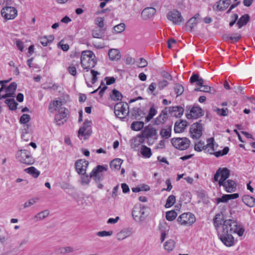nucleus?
<instances>
[{"instance_id":"obj_28","label":"nucleus","mask_w":255,"mask_h":255,"mask_svg":"<svg viewBox=\"0 0 255 255\" xmlns=\"http://www.w3.org/2000/svg\"><path fill=\"white\" fill-rule=\"evenodd\" d=\"M131 234L132 233L130 230L128 229H124L117 233L116 238L118 240L121 241L130 236Z\"/></svg>"},{"instance_id":"obj_45","label":"nucleus","mask_w":255,"mask_h":255,"mask_svg":"<svg viewBox=\"0 0 255 255\" xmlns=\"http://www.w3.org/2000/svg\"><path fill=\"white\" fill-rule=\"evenodd\" d=\"M177 216V213L174 210L168 211L166 213V219L169 221L174 220Z\"/></svg>"},{"instance_id":"obj_50","label":"nucleus","mask_w":255,"mask_h":255,"mask_svg":"<svg viewBox=\"0 0 255 255\" xmlns=\"http://www.w3.org/2000/svg\"><path fill=\"white\" fill-rule=\"evenodd\" d=\"M198 21L197 20H194L193 18H190L187 22L186 26L189 27V31L191 32L195 26L197 25Z\"/></svg>"},{"instance_id":"obj_38","label":"nucleus","mask_w":255,"mask_h":255,"mask_svg":"<svg viewBox=\"0 0 255 255\" xmlns=\"http://www.w3.org/2000/svg\"><path fill=\"white\" fill-rule=\"evenodd\" d=\"M144 126V123L141 121L133 122L131 125V128L134 131H139Z\"/></svg>"},{"instance_id":"obj_9","label":"nucleus","mask_w":255,"mask_h":255,"mask_svg":"<svg viewBox=\"0 0 255 255\" xmlns=\"http://www.w3.org/2000/svg\"><path fill=\"white\" fill-rule=\"evenodd\" d=\"M171 142L174 147L179 150L186 149L190 143V141L186 137L173 138L171 140Z\"/></svg>"},{"instance_id":"obj_42","label":"nucleus","mask_w":255,"mask_h":255,"mask_svg":"<svg viewBox=\"0 0 255 255\" xmlns=\"http://www.w3.org/2000/svg\"><path fill=\"white\" fill-rule=\"evenodd\" d=\"M62 106V102L59 101H54L52 103H51L49 106V109L51 112L57 111L59 109V108Z\"/></svg>"},{"instance_id":"obj_64","label":"nucleus","mask_w":255,"mask_h":255,"mask_svg":"<svg viewBox=\"0 0 255 255\" xmlns=\"http://www.w3.org/2000/svg\"><path fill=\"white\" fill-rule=\"evenodd\" d=\"M241 38V35L238 33H235L233 36H231L230 37V39L232 41V42H237Z\"/></svg>"},{"instance_id":"obj_44","label":"nucleus","mask_w":255,"mask_h":255,"mask_svg":"<svg viewBox=\"0 0 255 255\" xmlns=\"http://www.w3.org/2000/svg\"><path fill=\"white\" fill-rule=\"evenodd\" d=\"M49 215V211L48 210H45L37 214L34 218L37 219V220H42L47 217Z\"/></svg>"},{"instance_id":"obj_33","label":"nucleus","mask_w":255,"mask_h":255,"mask_svg":"<svg viewBox=\"0 0 255 255\" xmlns=\"http://www.w3.org/2000/svg\"><path fill=\"white\" fill-rule=\"evenodd\" d=\"M243 202L250 207L255 206V199L249 195H244L242 197Z\"/></svg>"},{"instance_id":"obj_39","label":"nucleus","mask_w":255,"mask_h":255,"mask_svg":"<svg viewBox=\"0 0 255 255\" xmlns=\"http://www.w3.org/2000/svg\"><path fill=\"white\" fill-rule=\"evenodd\" d=\"M4 103L6 104L8 107L9 110L13 111L15 110L17 108V103L15 102L14 99H6Z\"/></svg>"},{"instance_id":"obj_7","label":"nucleus","mask_w":255,"mask_h":255,"mask_svg":"<svg viewBox=\"0 0 255 255\" xmlns=\"http://www.w3.org/2000/svg\"><path fill=\"white\" fill-rule=\"evenodd\" d=\"M230 176V171L227 168H219L214 175V180L218 181L219 186L226 181Z\"/></svg>"},{"instance_id":"obj_15","label":"nucleus","mask_w":255,"mask_h":255,"mask_svg":"<svg viewBox=\"0 0 255 255\" xmlns=\"http://www.w3.org/2000/svg\"><path fill=\"white\" fill-rule=\"evenodd\" d=\"M91 121L86 120L83 123V126L78 130V136H83L85 139L88 138L92 133V129L91 128Z\"/></svg>"},{"instance_id":"obj_5","label":"nucleus","mask_w":255,"mask_h":255,"mask_svg":"<svg viewBox=\"0 0 255 255\" xmlns=\"http://www.w3.org/2000/svg\"><path fill=\"white\" fill-rule=\"evenodd\" d=\"M146 209L145 207L141 205H136L134 206L132 212V216L135 221L142 222L145 220L147 216L145 213Z\"/></svg>"},{"instance_id":"obj_48","label":"nucleus","mask_w":255,"mask_h":255,"mask_svg":"<svg viewBox=\"0 0 255 255\" xmlns=\"http://www.w3.org/2000/svg\"><path fill=\"white\" fill-rule=\"evenodd\" d=\"M126 28V25L124 23H121L113 28L114 31L117 33H120L124 31Z\"/></svg>"},{"instance_id":"obj_17","label":"nucleus","mask_w":255,"mask_h":255,"mask_svg":"<svg viewBox=\"0 0 255 255\" xmlns=\"http://www.w3.org/2000/svg\"><path fill=\"white\" fill-rule=\"evenodd\" d=\"M218 234L221 241L226 246L231 247L234 245V240L232 234L228 233L227 231L226 233L224 232Z\"/></svg>"},{"instance_id":"obj_37","label":"nucleus","mask_w":255,"mask_h":255,"mask_svg":"<svg viewBox=\"0 0 255 255\" xmlns=\"http://www.w3.org/2000/svg\"><path fill=\"white\" fill-rule=\"evenodd\" d=\"M191 83L196 82L197 85L202 86L204 85V81L202 78H200L198 74H193L190 79Z\"/></svg>"},{"instance_id":"obj_11","label":"nucleus","mask_w":255,"mask_h":255,"mask_svg":"<svg viewBox=\"0 0 255 255\" xmlns=\"http://www.w3.org/2000/svg\"><path fill=\"white\" fill-rule=\"evenodd\" d=\"M194 149L197 151L204 150L205 152L209 154H213V152H214V144L212 142H210V139L208 140V142L206 145L204 142L201 141L196 143Z\"/></svg>"},{"instance_id":"obj_62","label":"nucleus","mask_w":255,"mask_h":255,"mask_svg":"<svg viewBox=\"0 0 255 255\" xmlns=\"http://www.w3.org/2000/svg\"><path fill=\"white\" fill-rule=\"evenodd\" d=\"M91 73L92 75V83L94 84L97 80V76L99 75L100 73L98 72L95 71L94 70H91Z\"/></svg>"},{"instance_id":"obj_3","label":"nucleus","mask_w":255,"mask_h":255,"mask_svg":"<svg viewBox=\"0 0 255 255\" xmlns=\"http://www.w3.org/2000/svg\"><path fill=\"white\" fill-rule=\"evenodd\" d=\"M97 63L94 53L90 50L82 52L81 56V64L82 67L88 71L93 68Z\"/></svg>"},{"instance_id":"obj_54","label":"nucleus","mask_w":255,"mask_h":255,"mask_svg":"<svg viewBox=\"0 0 255 255\" xmlns=\"http://www.w3.org/2000/svg\"><path fill=\"white\" fill-rule=\"evenodd\" d=\"M103 33L101 29H94L92 31V36L94 38H101Z\"/></svg>"},{"instance_id":"obj_21","label":"nucleus","mask_w":255,"mask_h":255,"mask_svg":"<svg viewBox=\"0 0 255 255\" xmlns=\"http://www.w3.org/2000/svg\"><path fill=\"white\" fill-rule=\"evenodd\" d=\"M223 186L225 190L228 193L235 192L237 188L236 183L232 180H227L226 181L222 183L221 186Z\"/></svg>"},{"instance_id":"obj_31","label":"nucleus","mask_w":255,"mask_h":255,"mask_svg":"<svg viewBox=\"0 0 255 255\" xmlns=\"http://www.w3.org/2000/svg\"><path fill=\"white\" fill-rule=\"evenodd\" d=\"M157 113V107L154 105L151 107L148 111V114L145 116V122H149Z\"/></svg>"},{"instance_id":"obj_47","label":"nucleus","mask_w":255,"mask_h":255,"mask_svg":"<svg viewBox=\"0 0 255 255\" xmlns=\"http://www.w3.org/2000/svg\"><path fill=\"white\" fill-rule=\"evenodd\" d=\"M54 39L53 35H50L48 37L44 36L40 38V43L43 46H46L49 43H50Z\"/></svg>"},{"instance_id":"obj_51","label":"nucleus","mask_w":255,"mask_h":255,"mask_svg":"<svg viewBox=\"0 0 255 255\" xmlns=\"http://www.w3.org/2000/svg\"><path fill=\"white\" fill-rule=\"evenodd\" d=\"M174 91L177 96L182 95L184 92L183 86L179 84H176L174 86Z\"/></svg>"},{"instance_id":"obj_53","label":"nucleus","mask_w":255,"mask_h":255,"mask_svg":"<svg viewBox=\"0 0 255 255\" xmlns=\"http://www.w3.org/2000/svg\"><path fill=\"white\" fill-rule=\"evenodd\" d=\"M168 85V82L166 80H163L158 81V83L157 84V86L158 88V90H163L165 87L167 86Z\"/></svg>"},{"instance_id":"obj_19","label":"nucleus","mask_w":255,"mask_h":255,"mask_svg":"<svg viewBox=\"0 0 255 255\" xmlns=\"http://www.w3.org/2000/svg\"><path fill=\"white\" fill-rule=\"evenodd\" d=\"M202 115V110L199 107H192L189 113L186 114V117L188 119H196Z\"/></svg>"},{"instance_id":"obj_52","label":"nucleus","mask_w":255,"mask_h":255,"mask_svg":"<svg viewBox=\"0 0 255 255\" xmlns=\"http://www.w3.org/2000/svg\"><path fill=\"white\" fill-rule=\"evenodd\" d=\"M201 88H202V92L210 93L213 95L216 93V90L213 88L207 85H203Z\"/></svg>"},{"instance_id":"obj_2","label":"nucleus","mask_w":255,"mask_h":255,"mask_svg":"<svg viewBox=\"0 0 255 255\" xmlns=\"http://www.w3.org/2000/svg\"><path fill=\"white\" fill-rule=\"evenodd\" d=\"M237 233L239 236L243 235L245 230L241 226H238L237 222L233 220H226L223 222V224L221 228L218 229V233Z\"/></svg>"},{"instance_id":"obj_43","label":"nucleus","mask_w":255,"mask_h":255,"mask_svg":"<svg viewBox=\"0 0 255 255\" xmlns=\"http://www.w3.org/2000/svg\"><path fill=\"white\" fill-rule=\"evenodd\" d=\"M140 152L144 157L146 158H149L151 155L150 148L145 145H141Z\"/></svg>"},{"instance_id":"obj_49","label":"nucleus","mask_w":255,"mask_h":255,"mask_svg":"<svg viewBox=\"0 0 255 255\" xmlns=\"http://www.w3.org/2000/svg\"><path fill=\"white\" fill-rule=\"evenodd\" d=\"M176 201L175 197L174 195L169 196L167 200L165 205L166 208H169L174 205Z\"/></svg>"},{"instance_id":"obj_32","label":"nucleus","mask_w":255,"mask_h":255,"mask_svg":"<svg viewBox=\"0 0 255 255\" xmlns=\"http://www.w3.org/2000/svg\"><path fill=\"white\" fill-rule=\"evenodd\" d=\"M223 215L221 214H218L216 215L214 218V224L218 231V229L221 228L223 225Z\"/></svg>"},{"instance_id":"obj_6","label":"nucleus","mask_w":255,"mask_h":255,"mask_svg":"<svg viewBox=\"0 0 255 255\" xmlns=\"http://www.w3.org/2000/svg\"><path fill=\"white\" fill-rule=\"evenodd\" d=\"M17 87L15 82L11 83L7 87L2 85L0 88V99L8 97H13Z\"/></svg>"},{"instance_id":"obj_30","label":"nucleus","mask_w":255,"mask_h":255,"mask_svg":"<svg viewBox=\"0 0 255 255\" xmlns=\"http://www.w3.org/2000/svg\"><path fill=\"white\" fill-rule=\"evenodd\" d=\"M108 55L109 58L113 60H118L121 58L120 52L118 49H111L109 50Z\"/></svg>"},{"instance_id":"obj_16","label":"nucleus","mask_w":255,"mask_h":255,"mask_svg":"<svg viewBox=\"0 0 255 255\" xmlns=\"http://www.w3.org/2000/svg\"><path fill=\"white\" fill-rule=\"evenodd\" d=\"M167 18L174 24H180L184 21L181 13L176 9L169 11L167 15Z\"/></svg>"},{"instance_id":"obj_27","label":"nucleus","mask_w":255,"mask_h":255,"mask_svg":"<svg viewBox=\"0 0 255 255\" xmlns=\"http://www.w3.org/2000/svg\"><path fill=\"white\" fill-rule=\"evenodd\" d=\"M187 126V122L186 121L181 120L179 122H176L174 125V131L176 133L182 132Z\"/></svg>"},{"instance_id":"obj_59","label":"nucleus","mask_w":255,"mask_h":255,"mask_svg":"<svg viewBox=\"0 0 255 255\" xmlns=\"http://www.w3.org/2000/svg\"><path fill=\"white\" fill-rule=\"evenodd\" d=\"M38 198H33L29 200L24 204V208H27L34 204H35L38 201Z\"/></svg>"},{"instance_id":"obj_56","label":"nucleus","mask_w":255,"mask_h":255,"mask_svg":"<svg viewBox=\"0 0 255 255\" xmlns=\"http://www.w3.org/2000/svg\"><path fill=\"white\" fill-rule=\"evenodd\" d=\"M157 86V84H156L154 82L152 83L148 87V90L151 92V93L153 94L154 95H157L158 93V90L156 91L155 93L154 92L155 91V90L156 89V87Z\"/></svg>"},{"instance_id":"obj_20","label":"nucleus","mask_w":255,"mask_h":255,"mask_svg":"<svg viewBox=\"0 0 255 255\" xmlns=\"http://www.w3.org/2000/svg\"><path fill=\"white\" fill-rule=\"evenodd\" d=\"M165 109H168L167 114L169 113L172 116H174L176 118L180 117L184 111V109L181 106L166 107Z\"/></svg>"},{"instance_id":"obj_35","label":"nucleus","mask_w":255,"mask_h":255,"mask_svg":"<svg viewBox=\"0 0 255 255\" xmlns=\"http://www.w3.org/2000/svg\"><path fill=\"white\" fill-rule=\"evenodd\" d=\"M250 16L248 14L242 15L239 19L237 24L239 28H241L243 26L245 25L249 21Z\"/></svg>"},{"instance_id":"obj_46","label":"nucleus","mask_w":255,"mask_h":255,"mask_svg":"<svg viewBox=\"0 0 255 255\" xmlns=\"http://www.w3.org/2000/svg\"><path fill=\"white\" fill-rule=\"evenodd\" d=\"M113 94L111 95V98L114 101L122 100L123 96L122 94L118 90L114 89L112 91Z\"/></svg>"},{"instance_id":"obj_23","label":"nucleus","mask_w":255,"mask_h":255,"mask_svg":"<svg viewBox=\"0 0 255 255\" xmlns=\"http://www.w3.org/2000/svg\"><path fill=\"white\" fill-rule=\"evenodd\" d=\"M231 0H220L213 6L214 10L223 11L230 4Z\"/></svg>"},{"instance_id":"obj_29","label":"nucleus","mask_w":255,"mask_h":255,"mask_svg":"<svg viewBox=\"0 0 255 255\" xmlns=\"http://www.w3.org/2000/svg\"><path fill=\"white\" fill-rule=\"evenodd\" d=\"M172 126H167L164 128H162L160 131V135L162 138L167 139L171 136Z\"/></svg>"},{"instance_id":"obj_25","label":"nucleus","mask_w":255,"mask_h":255,"mask_svg":"<svg viewBox=\"0 0 255 255\" xmlns=\"http://www.w3.org/2000/svg\"><path fill=\"white\" fill-rule=\"evenodd\" d=\"M156 9L153 7L145 8L141 12V16L143 19L146 20L151 18L156 13Z\"/></svg>"},{"instance_id":"obj_10","label":"nucleus","mask_w":255,"mask_h":255,"mask_svg":"<svg viewBox=\"0 0 255 255\" xmlns=\"http://www.w3.org/2000/svg\"><path fill=\"white\" fill-rule=\"evenodd\" d=\"M16 158L21 163L30 165L32 164L34 160L28 152L25 150H20L16 153Z\"/></svg>"},{"instance_id":"obj_41","label":"nucleus","mask_w":255,"mask_h":255,"mask_svg":"<svg viewBox=\"0 0 255 255\" xmlns=\"http://www.w3.org/2000/svg\"><path fill=\"white\" fill-rule=\"evenodd\" d=\"M24 171H25L26 173H29V174L32 175V176L34 178H37L40 174L39 171H38L33 166H31L29 168L25 169Z\"/></svg>"},{"instance_id":"obj_60","label":"nucleus","mask_w":255,"mask_h":255,"mask_svg":"<svg viewBox=\"0 0 255 255\" xmlns=\"http://www.w3.org/2000/svg\"><path fill=\"white\" fill-rule=\"evenodd\" d=\"M64 40H61L58 44V46L60 47L64 51H67L69 49V46L67 44H64Z\"/></svg>"},{"instance_id":"obj_55","label":"nucleus","mask_w":255,"mask_h":255,"mask_svg":"<svg viewBox=\"0 0 255 255\" xmlns=\"http://www.w3.org/2000/svg\"><path fill=\"white\" fill-rule=\"evenodd\" d=\"M215 111L217 114L221 116H227L228 115V109L227 108L221 109L217 108Z\"/></svg>"},{"instance_id":"obj_8","label":"nucleus","mask_w":255,"mask_h":255,"mask_svg":"<svg viewBox=\"0 0 255 255\" xmlns=\"http://www.w3.org/2000/svg\"><path fill=\"white\" fill-rule=\"evenodd\" d=\"M128 104L127 103L119 102L115 106L114 113L119 118H124L128 114Z\"/></svg>"},{"instance_id":"obj_63","label":"nucleus","mask_w":255,"mask_h":255,"mask_svg":"<svg viewBox=\"0 0 255 255\" xmlns=\"http://www.w3.org/2000/svg\"><path fill=\"white\" fill-rule=\"evenodd\" d=\"M25 132L23 131V133L21 135V138L26 141H28L30 136V134L27 132L26 129H24Z\"/></svg>"},{"instance_id":"obj_57","label":"nucleus","mask_w":255,"mask_h":255,"mask_svg":"<svg viewBox=\"0 0 255 255\" xmlns=\"http://www.w3.org/2000/svg\"><path fill=\"white\" fill-rule=\"evenodd\" d=\"M113 234V231H100L97 233V235L99 237H103L105 236H110Z\"/></svg>"},{"instance_id":"obj_58","label":"nucleus","mask_w":255,"mask_h":255,"mask_svg":"<svg viewBox=\"0 0 255 255\" xmlns=\"http://www.w3.org/2000/svg\"><path fill=\"white\" fill-rule=\"evenodd\" d=\"M30 116L27 114H23L20 119V123L21 124H26L30 121Z\"/></svg>"},{"instance_id":"obj_36","label":"nucleus","mask_w":255,"mask_h":255,"mask_svg":"<svg viewBox=\"0 0 255 255\" xmlns=\"http://www.w3.org/2000/svg\"><path fill=\"white\" fill-rule=\"evenodd\" d=\"M123 160L120 158L113 159L110 163V167L112 169L119 170L122 164Z\"/></svg>"},{"instance_id":"obj_12","label":"nucleus","mask_w":255,"mask_h":255,"mask_svg":"<svg viewBox=\"0 0 255 255\" xmlns=\"http://www.w3.org/2000/svg\"><path fill=\"white\" fill-rule=\"evenodd\" d=\"M203 128L201 121L193 124L190 128V133L191 136L193 139H198L202 135Z\"/></svg>"},{"instance_id":"obj_22","label":"nucleus","mask_w":255,"mask_h":255,"mask_svg":"<svg viewBox=\"0 0 255 255\" xmlns=\"http://www.w3.org/2000/svg\"><path fill=\"white\" fill-rule=\"evenodd\" d=\"M167 110L168 109L165 108L162 110L158 116L153 120V125L159 126L164 123L168 114Z\"/></svg>"},{"instance_id":"obj_4","label":"nucleus","mask_w":255,"mask_h":255,"mask_svg":"<svg viewBox=\"0 0 255 255\" xmlns=\"http://www.w3.org/2000/svg\"><path fill=\"white\" fill-rule=\"evenodd\" d=\"M177 222L183 226H190L196 222V217L190 212L184 213L177 219Z\"/></svg>"},{"instance_id":"obj_26","label":"nucleus","mask_w":255,"mask_h":255,"mask_svg":"<svg viewBox=\"0 0 255 255\" xmlns=\"http://www.w3.org/2000/svg\"><path fill=\"white\" fill-rule=\"evenodd\" d=\"M144 139L139 134L136 136L133 139L131 144V147L134 150H138L141 146V144L143 142Z\"/></svg>"},{"instance_id":"obj_1","label":"nucleus","mask_w":255,"mask_h":255,"mask_svg":"<svg viewBox=\"0 0 255 255\" xmlns=\"http://www.w3.org/2000/svg\"><path fill=\"white\" fill-rule=\"evenodd\" d=\"M106 166L102 165H98L94 168L90 174V176L88 174H81V183L83 185H89L90 179L92 178L96 183L101 181L104 179L102 172L106 171Z\"/></svg>"},{"instance_id":"obj_40","label":"nucleus","mask_w":255,"mask_h":255,"mask_svg":"<svg viewBox=\"0 0 255 255\" xmlns=\"http://www.w3.org/2000/svg\"><path fill=\"white\" fill-rule=\"evenodd\" d=\"M175 247V242L172 240L167 241L164 245V249L168 252L172 251Z\"/></svg>"},{"instance_id":"obj_18","label":"nucleus","mask_w":255,"mask_h":255,"mask_svg":"<svg viewBox=\"0 0 255 255\" xmlns=\"http://www.w3.org/2000/svg\"><path fill=\"white\" fill-rule=\"evenodd\" d=\"M88 165V161L82 159H79L75 164L76 170L79 174H84L86 173Z\"/></svg>"},{"instance_id":"obj_61","label":"nucleus","mask_w":255,"mask_h":255,"mask_svg":"<svg viewBox=\"0 0 255 255\" xmlns=\"http://www.w3.org/2000/svg\"><path fill=\"white\" fill-rule=\"evenodd\" d=\"M104 19L102 17H97L96 19V24L100 28H103L104 26Z\"/></svg>"},{"instance_id":"obj_34","label":"nucleus","mask_w":255,"mask_h":255,"mask_svg":"<svg viewBox=\"0 0 255 255\" xmlns=\"http://www.w3.org/2000/svg\"><path fill=\"white\" fill-rule=\"evenodd\" d=\"M131 114L136 119H140L145 115V113L142 110L137 108H134L132 109Z\"/></svg>"},{"instance_id":"obj_24","label":"nucleus","mask_w":255,"mask_h":255,"mask_svg":"<svg viewBox=\"0 0 255 255\" xmlns=\"http://www.w3.org/2000/svg\"><path fill=\"white\" fill-rule=\"evenodd\" d=\"M66 109L64 108H60L59 110H58V113L55 115V120L57 123V125H61V124H63L64 122L66 121L64 120V121H62L61 123L60 122L61 120L66 118L67 115V112H66Z\"/></svg>"},{"instance_id":"obj_13","label":"nucleus","mask_w":255,"mask_h":255,"mask_svg":"<svg viewBox=\"0 0 255 255\" xmlns=\"http://www.w3.org/2000/svg\"><path fill=\"white\" fill-rule=\"evenodd\" d=\"M1 14L6 20L13 19L17 15V11L14 7L6 6L1 9Z\"/></svg>"},{"instance_id":"obj_14","label":"nucleus","mask_w":255,"mask_h":255,"mask_svg":"<svg viewBox=\"0 0 255 255\" xmlns=\"http://www.w3.org/2000/svg\"><path fill=\"white\" fill-rule=\"evenodd\" d=\"M140 135L144 139L145 138L148 140V144H150L149 141L151 138L156 139L157 137L156 129L149 126L145 127Z\"/></svg>"}]
</instances>
